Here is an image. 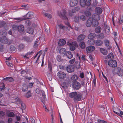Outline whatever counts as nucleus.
I'll return each instance as SVG.
<instances>
[{"label": "nucleus", "instance_id": "nucleus-1", "mask_svg": "<svg viewBox=\"0 0 123 123\" xmlns=\"http://www.w3.org/2000/svg\"><path fill=\"white\" fill-rule=\"evenodd\" d=\"M34 14L33 13L31 12H29L25 15L24 16V18H14L15 20H18V21L20 22L25 20L28 19L30 17L33 16Z\"/></svg>", "mask_w": 123, "mask_h": 123}, {"label": "nucleus", "instance_id": "nucleus-2", "mask_svg": "<svg viewBox=\"0 0 123 123\" xmlns=\"http://www.w3.org/2000/svg\"><path fill=\"white\" fill-rule=\"evenodd\" d=\"M113 73L114 74H117L120 76H123V69L120 67H117L113 70Z\"/></svg>", "mask_w": 123, "mask_h": 123}, {"label": "nucleus", "instance_id": "nucleus-3", "mask_svg": "<svg viewBox=\"0 0 123 123\" xmlns=\"http://www.w3.org/2000/svg\"><path fill=\"white\" fill-rule=\"evenodd\" d=\"M108 63L109 66L111 67L114 68L117 66V63L116 61L115 60H110L108 61L107 63V62H105V63Z\"/></svg>", "mask_w": 123, "mask_h": 123}, {"label": "nucleus", "instance_id": "nucleus-4", "mask_svg": "<svg viewBox=\"0 0 123 123\" xmlns=\"http://www.w3.org/2000/svg\"><path fill=\"white\" fill-rule=\"evenodd\" d=\"M68 45H69L70 49L71 50L73 51L75 49V47L77 46V43L75 42H68Z\"/></svg>", "mask_w": 123, "mask_h": 123}, {"label": "nucleus", "instance_id": "nucleus-5", "mask_svg": "<svg viewBox=\"0 0 123 123\" xmlns=\"http://www.w3.org/2000/svg\"><path fill=\"white\" fill-rule=\"evenodd\" d=\"M66 10L64 9L63 10L62 12H58V14L59 16L61 17L64 19L67 20L68 18L66 16Z\"/></svg>", "mask_w": 123, "mask_h": 123}, {"label": "nucleus", "instance_id": "nucleus-6", "mask_svg": "<svg viewBox=\"0 0 123 123\" xmlns=\"http://www.w3.org/2000/svg\"><path fill=\"white\" fill-rule=\"evenodd\" d=\"M72 87L74 89L78 90L81 87L80 84L78 82H73L72 85Z\"/></svg>", "mask_w": 123, "mask_h": 123}, {"label": "nucleus", "instance_id": "nucleus-7", "mask_svg": "<svg viewBox=\"0 0 123 123\" xmlns=\"http://www.w3.org/2000/svg\"><path fill=\"white\" fill-rule=\"evenodd\" d=\"M0 42L3 43L7 44L8 43L9 40L6 36H3L0 38Z\"/></svg>", "mask_w": 123, "mask_h": 123}, {"label": "nucleus", "instance_id": "nucleus-8", "mask_svg": "<svg viewBox=\"0 0 123 123\" xmlns=\"http://www.w3.org/2000/svg\"><path fill=\"white\" fill-rule=\"evenodd\" d=\"M13 99L15 100H16L15 102L16 103H20L21 105V109H25V108L26 106L23 103H22L21 100L18 98H17L15 99L14 98Z\"/></svg>", "mask_w": 123, "mask_h": 123}, {"label": "nucleus", "instance_id": "nucleus-9", "mask_svg": "<svg viewBox=\"0 0 123 123\" xmlns=\"http://www.w3.org/2000/svg\"><path fill=\"white\" fill-rule=\"evenodd\" d=\"M57 75L59 78L62 79H64L66 76V74L64 73L61 72L58 73Z\"/></svg>", "mask_w": 123, "mask_h": 123}, {"label": "nucleus", "instance_id": "nucleus-10", "mask_svg": "<svg viewBox=\"0 0 123 123\" xmlns=\"http://www.w3.org/2000/svg\"><path fill=\"white\" fill-rule=\"evenodd\" d=\"M74 67L71 65H69L67 67L66 70L69 73L73 72L74 71Z\"/></svg>", "mask_w": 123, "mask_h": 123}, {"label": "nucleus", "instance_id": "nucleus-11", "mask_svg": "<svg viewBox=\"0 0 123 123\" xmlns=\"http://www.w3.org/2000/svg\"><path fill=\"white\" fill-rule=\"evenodd\" d=\"M82 99V96L81 94H77V95L75 97L74 99L75 101H79L81 100Z\"/></svg>", "mask_w": 123, "mask_h": 123}, {"label": "nucleus", "instance_id": "nucleus-12", "mask_svg": "<svg viewBox=\"0 0 123 123\" xmlns=\"http://www.w3.org/2000/svg\"><path fill=\"white\" fill-rule=\"evenodd\" d=\"M86 49L87 52L89 53L93 51L95 49V48L94 46H88L86 48Z\"/></svg>", "mask_w": 123, "mask_h": 123}, {"label": "nucleus", "instance_id": "nucleus-13", "mask_svg": "<svg viewBox=\"0 0 123 123\" xmlns=\"http://www.w3.org/2000/svg\"><path fill=\"white\" fill-rule=\"evenodd\" d=\"M93 19L92 18H89L86 22V25L87 26L90 27L91 25H92V22Z\"/></svg>", "mask_w": 123, "mask_h": 123}, {"label": "nucleus", "instance_id": "nucleus-14", "mask_svg": "<svg viewBox=\"0 0 123 123\" xmlns=\"http://www.w3.org/2000/svg\"><path fill=\"white\" fill-rule=\"evenodd\" d=\"M78 1L77 0H71L70 2V6L71 7H73L77 5Z\"/></svg>", "mask_w": 123, "mask_h": 123}, {"label": "nucleus", "instance_id": "nucleus-15", "mask_svg": "<svg viewBox=\"0 0 123 123\" xmlns=\"http://www.w3.org/2000/svg\"><path fill=\"white\" fill-rule=\"evenodd\" d=\"M85 37L86 36L85 35L83 34H81L77 37L78 41L79 42L83 41L85 39Z\"/></svg>", "mask_w": 123, "mask_h": 123}, {"label": "nucleus", "instance_id": "nucleus-16", "mask_svg": "<svg viewBox=\"0 0 123 123\" xmlns=\"http://www.w3.org/2000/svg\"><path fill=\"white\" fill-rule=\"evenodd\" d=\"M15 28H18V31L19 32H22L24 29V27L22 25H19L18 27L16 25L14 26Z\"/></svg>", "mask_w": 123, "mask_h": 123}, {"label": "nucleus", "instance_id": "nucleus-17", "mask_svg": "<svg viewBox=\"0 0 123 123\" xmlns=\"http://www.w3.org/2000/svg\"><path fill=\"white\" fill-rule=\"evenodd\" d=\"M104 26L105 33L107 34H109L110 32V28L106 24H105Z\"/></svg>", "mask_w": 123, "mask_h": 123}, {"label": "nucleus", "instance_id": "nucleus-18", "mask_svg": "<svg viewBox=\"0 0 123 123\" xmlns=\"http://www.w3.org/2000/svg\"><path fill=\"white\" fill-rule=\"evenodd\" d=\"M100 110L101 112L103 114H107V113L105 109V108L103 106L101 105L100 108Z\"/></svg>", "mask_w": 123, "mask_h": 123}, {"label": "nucleus", "instance_id": "nucleus-19", "mask_svg": "<svg viewBox=\"0 0 123 123\" xmlns=\"http://www.w3.org/2000/svg\"><path fill=\"white\" fill-rule=\"evenodd\" d=\"M66 43V41L64 39H61L59 40L58 44L60 46H62L64 45Z\"/></svg>", "mask_w": 123, "mask_h": 123}, {"label": "nucleus", "instance_id": "nucleus-20", "mask_svg": "<svg viewBox=\"0 0 123 123\" xmlns=\"http://www.w3.org/2000/svg\"><path fill=\"white\" fill-rule=\"evenodd\" d=\"M93 18V19L96 21L99 20H100V17L98 15L96 14H94L92 16Z\"/></svg>", "mask_w": 123, "mask_h": 123}, {"label": "nucleus", "instance_id": "nucleus-21", "mask_svg": "<svg viewBox=\"0 0 123 123\" xmlns=\"http://www.w3.org/2000/svg\"><path fill=\"white\" fill-rule=\"evenodd\" d=\"M95 11L96 13L99 14H101L102 12V9L99 7H96L95 9Z\"/></svg>", "mask_w": 123, "mask_h": 123}, {"label": "nucleus", "instance_id": "nucleus-22", "mask_svg": "<svg viewBox=\"0 0 123 123\" xmlns=\"http://www.w3.org/2000/svg\"><path fill=\"white\" fill-rule=\"evenodd\" d=\"M66 49L65 48H62L60 50V53L61 55H65L66 53Z\"/></svg>", "mask_w": 123, "mask_h": 123}, {"label": "nucleus", "instance_id": "nucleus-23", "mask_svg": "<svg viewBox=\"0 0 123 123\" xmlns=\"http://www.w3.org/2000/svg\"><path fill=\"white\" fill-rule=\"evenodd\" d=\"M41 92L42 93V95L43 98V99L42 100V102L44 103L45 102V101L46 100L45 94L44 92L43 91H41Z\"/></svg>", "mask_w": 123, "mask_h": 123}, {"label": "nucleus", "instance_id": "nucleus-24", "mask_svg": "<svg viewBox=\"0 0 123 123\" xmlns=\"http://www.w3.org/2000/svg\"><path fill=\"white\" fill-rule=\"evenodd\" d=\"M78 80V77L76 75H73L71 77V80L73 82H75Z\"/></svg>", "mask_w": 123, "mask_h": 123}, {"label": "nucleus", "instance_id": "nucleus-25", "mask_svg": "<svg viewBox=\"0 0 123 123\" xmlns=\"http://www.w3.org/2000/svg\"><path fill=\"white\" fill-rule=\"evenodd\" d=\"M65 55L69 59H71L73 57V55L70 51H68L66 53Z\"/></svg>", "mask_w": 123, "mask_h": 123}, {"label": "nucleus", "instance_id": "nucleus-26", "mask_svg": "<svg viewBox=\"0 0 123 123\" xmlns=\"http://www.w3.org/2000/svg\"><path fill=\"white\" fill-rule=\"evenodd\" d=\"M95 43L94 40L93 39H90L87 42V43L89 45H92L94 44Z\"/></svg>", "mask_w": 123, "mask_h": 123}, {"label": "nucleus", "instance_id": "nucleus-27", "mask_svg": "<svg viewBox=\"0 0 123 123\" xmlns=\"http://www.w3.org/2000/svg\"><path fill=\"white\" fill-rule=\"evenodd\" d=\"M96 36L94 33H92L89 34L88 36V38L89 39H93Z\"/></svg>", "mask_w": 123, "mask_h": 123}, {"label": "nucleus", "instance_id": "nucleus-28", "mask_svg": "<svg viewBox=\"0 0 123 123\" xmlns=\"http://www.w3.org/2000/svg\"><path fill=\"white\" fill-rule=\"evenodd\" d=\"M3 80L7 81L9 82H12L14 81V79L11 77H7L3 79Z\"/></svg>", "mask_w": 123, "mask_h": 123}, {"label": "nucleus", "instance_id": "nucleus-29", "mask_svg": "<svg viewBox=\"0 0 123 123\" xmlns=\"http://www.w3.org/2000/svg\"><path fill=\"white\" fill-rule=\"evenodd\" d=\"M77 94V93L76 92H74L70 93L69 96L71 98H73L74 99L75 97L76 96Z\"/></svg>", "mask_w": 123, "mask_h": 123}, {"label": "nucleus", "instance_id": "nucleus-30", "mask_svg": "<svg viewBox=\"0 0 123 123\" xmlns=\"http://www.w3.org/2000/svg\"><path fill=\"white\" fill-rule=\"evenodd\" d=\"M101 31V27L99 26L97 27L95 30V32L97 33H100Z\"/></svg>", "mask_w": 123, "mask_h": 123}, {"label": "nucleus", "instance_id": "nucleus-31", "mask_svg": "<svg viewBox=\"0 0 123 123\" xmlns=\"http://www.w3.org/2000/svg\"><path fill=\"white\" fill-rule=\"evenodd\" d=\"M27 32L28 33L32 34L33 33L34 30L33 29L31 28L28 27L27 28Z\"/></svg>", "mask_w": 123, "mask_h": 123}, {"label": "nucleus", "instance_id": "nucleus-32", "mask_svg": "<svg viewBox=\"0 0 123 123\" xmlns=\"http://www.w3.org/2000/svg\"><path fill=\"white\" fill-rule=\"evenodd\" d=\"M100 52L104 55H106L107 54V50L101 48L100 49Z\"/></svg>", "mask_w": 123, "mask_h": 123}, {"label": "nucleus", "instance_id": "nucleus-33", "mask_svg": "<svg viewBox=\"0 0 123 123\" xmlns=\"http://www.w3.org/2000/svg\"><path fill=\"white\" fill-rule=\"evenodd\" d=\"M79 46L81 48L84 49L86 47V44L84 42H82L80 43Z\"/></svg>", "mask_w": 123, "mask_h": 123}, {"label": "nucleus", "instance_id": "nucleus-34", "mask_svg": "<svg viewBox=\"0 0 123 123\" xmlns=\"http://www.w3.org/2000/svg\"><path fill=\"white\" fill-rule=\"evenodd\" d=\"M96 45L98 46H100L102 45L103 44L102 41L99 40H97L95 42Z\"/></svg>", "mask_w": 123, "mask_h": 123}, {"label": "nucleus", "instance_id": "nucleus-35", "mask_svg": "<svg viewBox=\"0 0 123 123\" xmlns=\"http://www.w3.org/2000/svg\"><path fill=\"white\" fill-rule=\"evenodd\" d=\"M98 22L96 20L93 21L92 22V26L93 27H95L97 26L98 25Z\"/></svg>", "mask_w": 123, "mask_h": 123}, {"label": "nucleus", "instance_id": "nucleus-36", "mask_svg": "<svg viewBox=\"0 0 123 123\" xmlns=\"http://www.w3.org/2000/svg\"><path fill=\"white\" fill-rule=\"evenodd\" d=\"M115 109L117 111H114V112L118 115H120L119 113L120 111V108L119 107H116L115 108Z\"/></svg>", "mask_w": 123, "mask_h": 123}, {"label": "nucleus", "instance_id": "nucleus-37", "mask_svg": "<svg viewBox=\"0 0 123 123\" xmlns=\"http://www.w3.org/2000/svg\"><path fill=\"white\" fill-rule=\"evenodd\" d=\"M28 86L25 84H24L22 88V90L24 92L26 91H27Z\"/></svg>", "mask_w": 123, "mask_h": 123}, {"label": "nucleus", "instance_id": "nucleus-38", "mask_svg": "<svg viewBox=\"0 0 123 123\" xmlns=\"http://www.w3.org/2000/svg\"><path fill=\"white\" fill-rule=\"evenodd\" d=\"M80 4L82 7L85 6H86L85 1V0H80Z\"/></svg>", "mask_w": 123, "mask_h": 123}, {"label": "nucleus", "instance_id": "nucleus-39", "mask_svg": "<svg viewBox=\"0 0 123 123\" xmlns=\"http://www.w3.org/2000/svg\"><path fill=\"white\" fill-rule=\"evenodd\" d=\"M25 46L23 44H20L18 48V50L19 51H21L24 48Z\"/></svg>", "mask_w": 123, "mask_h": 123}, {"label": "nucleus", "instance_id": "nucleus-40", "mask_svg": "<svg viewBox=\"0 0 123 123\" xmlns=\"http://www.w3.org/2000/svg\"><path fill=\"white\" fill-rule=\"evenodd\" d=\"M59 27L61 29H62L64 30H68V27L64 26L62 24L60 25H59Z\"/></svg>", "mask_w": 123, "mask_h": 123}, {"label": "nucleus", "instance_id": "nucleus-41", "mask_svg": "<svg viewBox=\"0 0 123 123\" xmlns=\"http://www.w3.org/2000/svg\"><path fill=\"white\" fill-rule=\"evenodd\" d=\"M52 65L51 63L49 62L48 63V67L49 70V71L51 72H52Z\"/></svg>", "mask_w": 123, "mask_h": 123}, {"label": "nucleus", "instance_id": "nucleus-42", "mask_svg": "<svg viewBox=\"0 0 123 123\" xmlns=\"http://www.w3.org/2000/svg\"><path fill=\"white\" fill-rule=\"evenodd\" d=\"M98 37L100 39H103L104 38L105 36L103 33H101L98 35Z\"/></svg>", "mask_w": 123, "mask_h": 123}, {"label": "nucleus", "instance_id": "nucleus-43", "mask_svg": "<svg viewBox=\"0 0 123 123\" xmlns=\"http://www.w3.org/2000/svg\"><path fill=\"white\" fill-rule=\"evenodd\" d=\"M107 57L108 59H111L113 58L114 56L112 53H110L108 56Z\"/></svg>", "mask_w": 123, "mask_h": 123}, {"label": "nucleus", "instance_id": "nucleus-44", "mask_svg": "<svg viewBox=\"0 0 123 123\" xmlns=\"http://www.w3.org/2000/svg\"><path fill=\"white\" fill-rule=\"evenodd\" d=\"M84 13L86 16L87 17H89L91 15V13L89 11H86L84 12Z\"/></svg>", "mask_w": 123, "mask_h": 123}, {"label": "nucleus", "instance_id": "nucleus-45", "mask_svg": "<svg viewBox=\"0 0 123 123\" xmlns=\"http://www.w3.org/2000/svg\"><path fill=\"white\" fill-rule=\"evenodd\" d=\"M91 0H86L85 1L86 6H89L91 4Z\"/></svg>", "mask_w": 123, "mask_h": 123}, {"label": "nucleus", "instance_id": "nucleus-46", "mask_svg": "<svg viewBox=\"0 0 123 123\" xmlns=\"http://www.w3.org/2000/svg\"><path fill=\"white\" fill-rule=\"evenodd\" d=\"M104 43L106 46H109V42L108 40L106 39L105 40H104Z\"/></svg>", "mask_w": 123, "mask_h": 123}, {"label": "nucleus", "instance_id": "nucleus-47", "mask_svg": "<svg viewBox=\"0 0 123 123\" xmlns=\"http://www.w3.org/2000/svg\"><path fill=\"white\" fill-rule=\"evenodd\" d=\"M44 15L45 16L49 18H52V15L48 13H44Z\"/></svg>", "mask_w": 123, "mask_h": 123}, {"label": "nucleus", "instance_id": "nucleus-48", "mask_svg": "<svg viewBox=\"0 0 123 123\" xmlns=\"http://www.w3.org/2000/svg\"><path fill=\"white\" fill-rule=\"evenodd\" d=\"M26 96L28 98L30 97L31 96V93L30 91H28L26 93Z\"/></svg>", "mask_w": 123, "mask_h": 123}, {"label": "nucleus", "instance_id": "nucleus-49", "mask_svg": "<svg viewBox=\"0 0 123 123\" xmlns=\"http://www.w3.org/2000/svg\"><path fill=\"white\" fill-rule=\"evenodd\" d=\"M38 40H37L34 43V47L35 48H36L37 47L38 44Z\"/></svg>", "mask_w": 123, "mask_h": 123}, {"label": "nucleus", "instance_id": "nucleus-50", "mask_svg": "<svg viewBox=\"0 0 123 123\" xmlns=\"http://www.w3.org/2000/svg\"><path fill=\"white\" fill-rule=\"evenodd\" d=\"M0 34L2 35H6L7 34V33L5 31H0Z\"/></svg>", "mask_w": 123, "mask_h": 123}, {"label": "nucleus", "instance_id": "nucleus-51", "mask_svg": "<svg viewBox=\"0 0 123 123\" xmlns=\"http://www.w3.org/2000/svg\"><path fill=\"white\" fill-rule=\"evenodd\" d=\"M25 23L27 25H30L31 24V21L29 20H27L25 21Z\"/></svg>", "mask_w": 123, "mask_h": 123}, {"label": "nucleus", "instance_id": "nucleus-52", "mask_svg": "<svg viewBox=\"0 0 123 123\" xmlns=\"http://www.w3.org/2000/svg\"><path fill=\"white\" fill-rule=\"evenodd\" d=\"M10 50L11 51H14L15 49V48L14 46L11 45L10 47Z\"/></svg>", "mask_w": 123, "mask_h": 123}, {"label": "nucleus", "instance_id": "nucleus-53", "mask_svg": "<svg viewBox=\"0 0 123 123\" xmlns=\"http://www.w3.org/2000/svg\"><path fill=\"white\" fill-rule=\"evenodd\" d=\"M79 16H78L76 15L74 17L75 21L76 22H78L79 21Z\"/></svg>", "mask_w": 123, "mask_h": 123}, {"label": "nucleus", "instance_id": "nucleus-54", "mask_svg": "<svg viewBox=\"0 0 123 123\" xmlns=\"http://www.w3.org/2000/svg\"><path fill=\"white\" fill-rule=\"evenodd\" d=\"M51 122L52 123H53L54 116L53 115V111L52 110V111L51 112Z\"/></svg>", "mask_w": 123, "mask_h": 123}, {"label": "nucleus", "instance_id": "nucleus-55", "mask_svg": "<svg viewBox=\"0 0 123 123\" xmlns=\"http://www.w3.org/2000/svg\"><path fill=\"white\" fill-rule=\"evenodd\" d=\"M14 116V113L12 112L9 113L8 114V116L9 117H13Z\"/></svg>", "mask_w": 123, "mask_h": 123}, {"label": "nucleus", "instance_id": "nucleus-56", "mask_svg": "<svg viewBox=\"0 0 123 123\" xmlns=\"http://www.w3.org/2000/svg\"><path fill=\"white\" fill-rule=\"evenodd\" d=\"M21 74L23 76H24L27 74L26 72L24 70H23L21 71Z\"/></svg>", "mask_w": 123, "mask_h": 123}, {"label": "nucleus", "instance_id": "nucleus-57", "mask_svg": "<svg viewBox=\"0 0 123 123\" xmlns=\"http://www.w3.org/2000/svg\"><path fill=\"white\" fill-rule=\"evenodd\" d=\"M56 59L59 62L62 61V59L61 58V56L60 55H57Z\"/></svg>", "mask_w": 123, "mask_h": 123}, {"label": "nucleus", "instance_id": "nucleus-58", "mask_svg": "<svg viewBox=\"0 0 123 123\" xmlns=\"http://www.w3.org/2000/svg\"><path fill=\"white\" fill-rule=\"evenodd\" d=\"M119 22L120 24L122 23H123V16L120 17Z\"/></svg>", "mask_w": 123, "mask_h": 123}, {"label": "nucleus", "instance_id": "nucleus-59", "mask_svg": "<svg viewBox=\"0 0 123 123\" xmlns=\"http://www.w3.org/2000/svg\"><path fill=\"white\" fill-rule=\"evenodd\" d=\"M5 24V22L4 21L0 22V28L3 27Z\"/></svg>", "mask_w": 123, "mask_h": 123}, {"label": "nucleus", "instance_id": "nucleus-60", "mask_svg": "<svg viewBox=\"0 0 123 123\" xmlns=\"http://www.w3.org/2000/svg\"><path fill=\"white\" fill-rule=\"evenodd\" d=\"M68 83L66 82H63L62 83V85L63 87H67L68 86Z\"/></svg>", "mask_w": 123, "mask_h": 123}, {"label": "nucleus", "instance_id": "nucleus-61", "mask_svg": "<svg viewBox=\"0 0 123 123\" xmlns=\"http://www.w3.org/2000/svg\"><path fill=\"white\" fill-rule=\"evenodd\" d=\"M5 88V86L3 83H2L0 85V89L1 90H3Z\"/></svg>", "mask_w": 123, "mask_h": 123}, {"label": "nucleus", "instance_id": "nucleus-62", "mask_svg": "<svg viewBox=\"0 0 123 123\" xmlns=\"http://www.w3.org/2000/svg\"><path fill=\"white\" fill-rule=\"evenodd\" d=\"M5 115V113L2 111H0V116L3 117H4Z\"/></svg>", "mask_w": 123, "mask_h": 123}, {"label": "nucleus", "instance_id": "nucleus-63", "mask_svg": "<svg viewBox=\"0 0 123 123\" xmlns=\"http://www.w3.org/2000/svg\"><path fill=\"white\" fill-rule=\"evenodd\" d=\"M23 39L24 40L26 41L27 42H29L30 41L29 38L28 37H23Z\"/></svg>", "mask_w": 123, "mask_h": 123}, {"label": "nucleus", "instance_id": "nucleus-64", "mask_svg": "<svg viewBox=\"0 0 123 123\" xmlns=\"http://www.w3.org/2000/svg\"><path fill=\"white\" fill-rule=\"evenodd\" d=\"M12 119L11 118H9L8 120V123H12Z\"/></svg>", "mask_w": 123, "mask_h": 123}]
</instances>
